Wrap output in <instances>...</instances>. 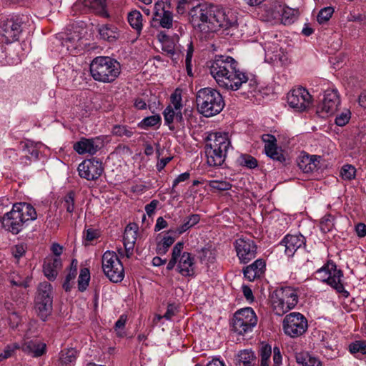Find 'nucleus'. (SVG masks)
Instances as JSON below:
<instances>
[{"instance_id":"nucleus-1","label":"nucleus","mask_w":366,"mask_h":366,"mask_svg":"<svg viewBox=\"0 0 366 366\" xmlns=\"http://www.w3.org/2000/svg\"><path fill=\"white\" fill-rule=\"evenodd\" d=\"M237 61L232 57L217 55L211 62L209 71L219 86L232 91H237L248 83L252 92L257 89L255 80L250 79L248 74L240 71Z\"/></svg>"},{"instance_id":"nucleus-2","label":"nucleus","mask_w":366,"mask_h":366,"mask_svg":"<svg viewBox=\"0 0 366 366\" xmlns=\"http://www.w3.org/2000/svg\"><path fill=\"white\" fill-rule=\"evenodd\" d=\"M231 142L227 133L211 132L206 138L207 162L211 167L221 166L225 161Z\"/></svg>"},{"instance_id":"nucleus-3","label":"nucleus","mask_w":366,"mask_h":366,"mask_svg":"<svg viewBox=\"0 0 366 366\" xmlns=\"http://www.w3.org/2000/svg\"><path fill=\"white\" fill-rule=\"evenodd\" d=\"M36 219L35 209L30 204L19 202L13 205L12 209L4 215L1 222L6 230L18 234L26 222Z\"/></svg>"},{"instance_id":"nucleus-4","label":"nucleus","mask_w":366,"mask_h":366,"mask_svg":"<svg viewBox=\"0 0 366 366\" xmlns=\"http://www.w3.org/2000/svg\"><path fill=\"white\" fill-rule=\"evenodd\" d=\"M196 104L201 114L210 117L222 112L224 107V101L217 89L205 87L197 92Z\"/></svg>"},{"instance_id":"nucleus-5","label":"nucleus","mask_w":366,"mask_h":366,"mask_svg":"<svg viewBox=\"0 0 366 366\" xmlns=\"http://www.w3.org/2000/svg\"><path fill=\"white\" fill-rule=\"evenodd\" d=\"M90 74L95 81L111 83L119 75L120 65L109 56H97L90 64Z\"/></svg>"},{"instance_id":"nucleus-6","label":"nucleus","mask_w":366,"mask_h":366,"mask_svg":"<svg viewBox=\"0 0 366 366\" xmlns=\"http://www.w3.org/2000/svg\"><path fill=\"white\" fill-rule=\"evenodd\" d=\"M273 312L279 316L293 309L298 302V290L291 287L276 290L271 297Z\"/></svg>"},{"instance_id":"nucleus-7","label":"nucleus","mask_w":366,"mask_h":366,"mask_svg":"<svg viewBox=\"0 0 366 366\" xmlns=\"http://www.w3.org/2000/svg\"><path fill=\"white\" fill-rule=\"evenodd\" d=\"M257 317L251 307L237 310L233 316L232 327L234 332L239 335L251 332L257 325Z\"/></svg>"},{"instance_id":"nucleus-8","label":"nucleus","mask_w":366,"mask_h":366,"mask_svg":"<svg viewBox=\"0 0 366 366\" xmlns=\"http://www.w3.org/2000/svg\"><path fill=\"white\" fill-rule=\"evenodd\" d=\"M102 266L104 274L113 282L122 281L124 269L119 257L114 252L106 251L102 255Z\"/></svg>"},{"instance_id":"nucleus-9","label":"nucleus","mask_w":366,"mask_h":366,"mask_svg":"<svg viewBox=\"0 0 366 366\" xmlns=\"http://www.w3.org/2000/svg\"><path fill=\"white\" fill-rule=\"evenodd\" d=\"M189 15L192 22L220 23L223 13L214 5L205 3L193 6L189 11Z\"/></svg>"},{"instance_id":"nucleus-10","label":"nucleus","mask_w":366,"mask_h":366,"mask_svg":"<svg viewBox=\"0 0 366 366\" xmlns=\"http://www.w3.org/2000/svg\"><path fill=\"white\" fill-rule=\"evenodd\" d=\"M282 327L285 335L295 338L305 333L308 328V322L302 314L291 312L285 317Z\"/></svg>"},{"instance_id":"nucleus-11","label":"nucleus","mask_w":366,"mask_h":366,"mask_svg":"<svg viewBox=\"0 0 366 366\" xmlns=\"http://www.w3.org/2000/svg\"><path fill=\"white\" fill-rule=\"evenodd\" d=\"M51 292L52 287L49 283L44 282L39 284L36 297V310L43 321L46 320L52 310Z\"/></svg>"},{"instance_id":"nucleus-12","label":"nucleus","mask_w":366,"mask_h":366,"mask_svg":"<svg viewBox=\"0 0 366 366\" xmlns=\"http://www.w3.org/2000/svg\"><path fill=\"white\" fill-rule=\"evenodd\" d=\"M317 279L327 282L329 285L341 293L344 292V286L342 284L341 278L343 275L340 269H337L335 264L328 262L327 264L316 272Z\"/></svg>"},{"instance_id":"nucleus-13","label":"nucleus","mask_w":366,"mask_h":366,"mask_svg":"<svg viewBox=\"0 0 366 366\" xmlns=\"http://www.w3.org/2000/svg\"><path fill=\"white\" fill-rule=\"evenodd\" d=\"M288 105L295 112L306 111L312 104V96L303 87L291 90L287 94Z\"/></svg>"},{"instance_id":"nucleus-14","label":"nucleus","mask_w":366,"mask_h":366,"mask_svg":"<svg viewBox=\"0 0 366 366\" xmlns=\"http://www.w3.org/2000/svg\"><path fill=\"white\" fill-rule=\"evenodd\" d=\"M234 246L240 262L246 264L255 258L257 247L251 238L239 237L234 241Z\"/></svg>"},{"instance_id":"nucleus-15","label":"nucleus","mask_w":366,"mask_h":366,"mask_svg":"<svg viewBox=\"0 0 366 366\" xmlns=\"http://www.w3.org/2000/svg\"><path fill=\"white\" fill-rule=\"evenodd\" d=\"M80 177L88 181H96L104 172L102 163L94 158L85 159L77 168Z\"/></svg>"},{"instance_id":"nucleus-16","label":"nucleus","mask_w":366,"mask_h":366,"mask_svg":"<svg viewBox=\"0 0 366 366\" xmlns=\"http://www.w3.org/2000/svg\"><path fill=\"white\" fill-rule=\"evenodd\" d=\"M340 105V98L337 90L327 89L324 93L322 102L317 107V112L322 114H334Z\"/></svg>"},{"instance_id":"nucleus-17","label":"nucleus","mask_w":366,"mask_h":366,"mask_svg":"<svg viewBox=\"0 0 366 366\" xmlns=\"http://www.w3.org/2000/svg\"><path fill=\"white\" fill-rule=\"evenodd\" d=\"M261 139L264 143L265 154L273 160L283 163L285 161V157L282 149L277 147L276 137L270 134H264Z\"/></svg>"},{"instance_id":"nucleus-18","label":"nucleus","mask_w":366,"mask_h":366,"mask_svg":"<svg viewBox=\"0 0 366 366\" xmlns=\"http://www.w3.org/2000/svg\"><path fill=\"white\" fill-rule=\"evenodd\" d=\"M101 147L102 142H100L99 137L95 139L82 137L74 144L73 148L79 154H89L93 155L100 149Z\"/></svg>"},{"instance_id":"nucleus-19","label":"nucleus","mask_w":366,"mask_h":366,"mask_svg":"<svg viewBox=\"0 0 366 366\" xmlns=\"http://www.w3.org/2000/svg\"><path fill=\"white\" fill-rule=\"evenodd\" d=\"M285 247V253L288 257H292L295 252L305 245V238L301 234H287L280 242Z\"/></svg>"},{"instance_id":"nucleus-20","label":"nucleus","mask_w":366,"mask_h":366,"mask_svg":"<svg viewBox=\"0 0 366 366\" xmlns=\"http://www.w3.org/2000/svg\"><path fill=\"white\" fill-rule=\"evenodd\" d=\"M139 227L135 223H129L124 229V246L127 257H130L137 238Z\"/></svg>"},{"instance_id":"nucleus-21","label":"nucleus","mask_w":366,"mask_h":366,"mask_svg":"<svg viewBox=\"0 0 366 366\" xmlns=\"http://www.w3.org/2000/svg\"><path fill=\"white\" fill-rule=\"evenodd\" d=\"M62 267L61 257H46L43 264V272L49 280H54Z\"/></svg>"},{"instance_id":"nucleus-22","label":"nucleus","mask_w":366,"mask_h":366,"mask_svg":"<svg viewBox=\"0 0 366 366\" xmlns=\"http://www.w3.org/2000/svg\"><path fill=\"white\" fill-rule=\"evenodd\" d=\"M320 159V156L310 155L305 152H302L297 159V163L303 172L309 173L317 169Z\"/></svg>"},{"instance_id":"nucleus-23","label":"nucleus","mask_w":366,"mask_h":366,"mask_svg":"<svg viewBox=\"0 0 366 366\" xmlns=\"http://www.w3.org/2000/svg\"><path fill=\"white\" fill-rule=\"evenodd\" d=\"M21 24H0V43L10 44L18 39Z\"/></svg>"},{"instance_id":"nucleus-24","label":"nucleus","mask_w":366,"mask_h":366,"mask_svg":"<svg viewBox=\"0 0 366 366\" xmlns=\"http://www.w3.org/2000/svg\"><path fill=\"white\" fill-rule=\"evenodd\" d=\"M178 272L184 277H191L194 274V259L189 252H183L177 260Z\"/></svg>"},{"instance_id":"nucleus-25","label":"nucleus","mask_w":366,"mask_h":366,"mask_svg":"<svg viewBox=\"0 0 366 366\" xmlns=\"http://www.w3.org/2000/svg\"><path fill=\"white\" fill-rule=\"evenodd\" d=\"M19 145L22 152L25 153V155L20 159L21 163L29 164L32 159H39V149L36 144L27 139L20 142Z\"/></svg>"},{"instance_id":"nucleus-26","label":"nucleus","mask_w":366,"mask_h":366,"mask_svg":"<svg viewBox=\"0 0 366 366\" xmlns=\"http://www.w3.org/2000/svg\"><path fill=\"white\" fill-rule=\"evenodd\" d=\"M21 349L34 357H39L46 353V345L38 340H32L25 342Z\"/></svg>"},{"instance_id":"nucleus-27","label":"nucleus","mask_w":366,"mask_h":366,"mask_svg":"<svg viewBox=\"0 0 366 366\" xmlns=\"http://www.w3.org/2000/svg\"><path fill=\"white\" fill-rule=\"evenodd\" d=\"M265 268V262L261 259H257L244 269V277L249 281H254L256 278L262 276Z\"/></svg>"},{"instance_id":"nucleus-28","label":"nucleus","mask_w":366,"mask_h":366,"mask_svg":"<svg viewBox=\"0 0 366 366\" xmlns=\"http://www.w3.org/2000/svg\"><path fill=\"white\" fill-rule=\"evenodd\" d=\"M172 13L166 10L164 2L157 1L154 7L153 20L159 23H172Z\"/></svg>"},{"instance_id":"nucleus-29","label":"nucleus","mask_w":366,"mask_h":366,"mask_svg":"<svg viewBox=\"0 0 366 366\" xmlns=\"http://www.w3.org/2000/svg\"><path fill=\"white\" fill-rule=\"evenodd\" d=\"M100 38L108 41H115L119 36V31L115 24H98Z\"/></svg>"},{"instance_id":"nucleus-30","label":"nucleus","mask_w":366,"mask_h":366,"mask_svg":"<svg viewBox=\"0 0 366 366\" xmlns=\"http://www.w3.org/2000/svg\"><path fill=\"white\" fill-rule=\"evenodd\" d=\"M295 360L302 366H322L321 361L316 357L307 352H300L295 353Z\"/></svg>"},{"instance_id":"nucleus-31","label":"nucleus","mask_w":366,"mask_h":366,"mask_svg":"<svg viewBox=\"0 0 366 366\" xmlns=\"http://www.w3.org/2000/svg\"><path fill=\"white\" fill-rule=\"evenodd\" d=\"M256 362V356L251 350L240 351L236 357L237 366H254Z\"/></svg>"},{"instance_id":"nucleus-32","label":"nucleus","mask_w":366,"mask_h":366,"mask_svg":"<svg viewBox=\"0 0 366 366\" xmlns=\"http://www.w3.org/2000/svg\"><path fill=\"white\" fill-rule=\"evenodd\" d=\"M223 24H194V30L195 32L200 33L201 39H209L213 36V34L217 31V27H222Z\"/></svg>"},{"instance_id":"nucleus-33","label":"nucleus","mask_w":366,"mask_h":366,"mask_svg":"<svg viewBox=\"0 0 366 366\" xmlns=\"http://www.w3.org/2000/svg\"><path fill=\"white\" fill-rule=\"evenodd\" d=\"M106 0H85L84 5L89 7L93 12L101 16L107 17L108 14L106 11Z\"/></svg>"},{"instance_id":"nucleus-34","label":"nucleus","mask_w":366,"mask_h":366,"mask_svg":"<svg viewBox=\"0 0 366 366\" xmlns=\"http://www.w3.org/2000/svg\"><path fill=\"white\" fill-rule=\"evenodd\" d=\"M200 221V215L198 214H192L184 219L183 224L177 229L179 234H182L187 232Z\"/></svg>"},{"instance_id":"nucleus-35","label":"nucleus","mask_w":366,"mask_h":366,"mask_svg":"<svg viewBox=\"0 0 366 366\" xmlns=\"http://www.w3.org/2000/svg\"><path fill=\"white\" fill-rule=\"evenodd\" d=\"M349 351L357 358L366 355V341L357 340L349 345Z\"/></svg>"},{"instance_id":"nucleus-36","label":"nucleus","mask_w":366,"mask_h":366,"mask_svg":"<svg viewBox=\"0 0 366 366\" xmlns=\"http://www.w3.org/2000/svg\"><path fill=\"white\" fill-rule=\"evenodd\" d=\"M175 238L168 233L163 236L160 242H158L157 246V252L160 254H166L168 249L173 244Z\"/></svg>"},{"instance_id":"nucleus-37","label":"nucleus","mask_w":366,"mask_h":366,"mask_svg":"<svg viewBox=\"0 0 366 366\" xmlns=\"http://www.w3.org/2000/svg\"><path fill=\"white\" fill-rule=\"evenodd\" d=\"M162 122V118L159 114H154L152 116H149L144 118L139 124L138 127L139 128L147 129L150 127H155L157 125L159 126Z\"/></svg>"},{"instance_id":"nucleus-38","label":"nucleus","mask_w":366,"mask_h":366,"mask_svg":"<svg viewBox=\"0 0 366 366\" xmlns=\"http://www.w3.org/2000/svg\"><path fill=\"white\" fill-rule=\"evenodd\" d=\"M278 12H281V23L287 21L293 23L297 21L299 14L298 10L287 6L282 8Z\"/></svg>"},{"instance_id":"nucleus-39","label":"nucleus","mask_w":366,"mask_h":366,"mask_svg":"<svg viewBox=\"0 0 366 366\" xmlns=\"http://www.w3.org/2000/svg\"><path fill=\"white\" fill-rule=\"evenodd\" d=\"M77 351L74 348L63 350L60 352L59 360L62 364H69L75 361Z\"/></svg>"},{"instance_id":"nucleus-40","label":"nucleus","mask_w":366,"mask_h":366,"mask_svg":"<svg viewBox=\"0 0 366 366\" xmlns=\"http://www.w3.org/2000/svg\"><path fill=\"white\" fill-rule=\"evenodd\" d=\"M162 27L165 28L166 30L160 31L158 35L159 41L163 44L167 41L172 39H179V34H170V29H172L173 24H160Z\"/></svg>"},{"instance_id":"nucleus-41","label":"nucleus","mask_w":366,"mask_h":366,"mask_svg":"<svg viewBox=\"0 0 366 366\" xmlns=\"http://www.w3.org/2000/svg\"><path fill=\"white\" fill-rule=\"evenodd\" d=\"M134 129L126 125H114L112 128V133L113 135L122 137H131L134 134Z\"/></svg>"},{"instance_id":"nucleus-42","label":"nucleus","mask_w":366,"mask_h":366,"mask_svg":"<svg viewBox=\"0 0 366 366\" xmlns=\"http://www.w3.org/2000/svg\"><path fill=\"white\" fill-rule=\"evenodd\" d=\"M75 192L74 191L69 192L62 200L63 207L66 209L68 213H72L75 209Z\"/></svg>"},{"instance_id":"nucleus-43","label":"nucleus","mask_w":366,"mask_h":366,"mask_svg":"<svg viewBox=\"0 0 366 366\" xmlns=\"http://www.w3.org/2000/svg\"><path fill=\"white\" fill-rule=\"evenodd\" d=\"M89 270L87 268L81 269L78 278V287L79 291L84 292L86 290L89 285Z\"/></svg>"},{"instance_id":"nucleus-44","label":"nucleus","mask_w":366,"mask_h":366,"mask_svg":"<svg viewBox=\"0 0 366 366\" xmlns=\"http://www.w3.org/2000/svg\"><path fill=\"white\" fill-rule=\"evenodd\" d=\"M21 347L17 343H11L7 345L3 351L0 353V362L7 360L13 357L16 352V350H19Z\"/></svg>"},{"instance_id":"nucleus-45","label":"nucleus","mask_w":366,"mask_h":366,"mask_svg":"<svg viewBox=\"0 0 366 366\" xmlns=\"http://www.w3.org/2000/svg\"><path fill=\"white\" fill-rule=\"evenodd\" d=\"M334 220L335 218L332 215L330 214L325 215L322 218L320 224L321 231L324 233L332 231L334 227Z\"/></svg>"},{"instance_id":"nucleus-46","label":"nucleus","mask_w":366,"mask_h":366,"mask_svg":"<svg viewBox=\"0 0 366 366\" xmlns=\"http://www.w3.org/2000/svg\"><path fill=\"white\" fill-rule=\"evenodd\" d=\"M241 166L247 167L249 169H254L257 167V160L252 156L244 154H242L238 159Z\"/></svg>"},{"instance_id":"nucleus-47","label":"nucleus","mask_w":366,"mask_h":366,"mask_svg":"<svg viewBox=\"0 0 366 366\" xmlns=\"http://www.w3.org/2000/svg\"><path fill=\"white\" fill-rule=\"evenodd\" d=\"M171 98L172 103L176 109L174 122L182 123L183 122V116L181 112V97L173 94Z\"/></svg>"},{"instance_id":"nucleus-48","label":"nucleus","mask_w":366,"mask_h":366,"mask_svg":"<svg viewBox=\"0 0 366 366\" xmlns=\"http://www.w3.org/2000/svg\"><path fill=\"white\" fill-rule=\"evenodd\" d=\"M175 112V107L171 105L167 107L163 112L165 123L169 125V129L171 130H173L174 129V127L172 126L171 124L174 122Z\"/></svg>"},{"instance_id":"nucleus-49","label":"nucleus","mask_w":366,"mask_h":366,"mask_svg":"<svg viewBox=\"0 0 366 366\" xmlns=\"http://www.w3.org/2000/svg\"><path fill=\"white\" fill-rule=\"evenodd\" d=\"M356 169L351 164H345L341 169V177L345 180H352L355 178Z\"/></svg>"},{"instance_id":"nucleus-50","label":"nucleus","mask_w":366,"mask_h":366,"mask_svg":"<svg viewBox=\"0 0 366 366\" xmlns=\"http://www.w3.org/2000/svg\"><path fill=\"white\" fill-rule=\"evenodd\" d=\"M334 13V9L331 6H327L322 9L317 15L318 23H322L330 20Z\"/></svg>"},{"instance_id":"nucleus-51","label":"nucleus","mask_w":366,"mask_h":366,"mask_svg":"<svg viewBox=\"0 0 366 366\" xmlns=\"http://www.w3.org/2000/svg\"><path fill=\"white\" fill-rule=\"evenodd\" d=\"M209 186L214 189L219 191H227L232 188V184L227 181H211L209 182Z\"/></svg>"},{"instance_id":"nucleus-52","label":"nucleus","mask_w":366,"mask_h":366,"mask_svg":"<svg viewBox=\"0 0 366 366\" xmlns=\"http://www.w3.org/2000/svg\"><path fill=\"white\" fill-rule=\"evenodd\" d=\"M351 113L349 110H346L337 115L335 118V124L340 127L346 125L350 119Z\"/></svg>"},{"instance_id":"nucleus-53","label":"nucleus","mask_w":366,"mask_h":366,"mask_svg":"<svg viewBox=\"0 0 366 366\" xmlns=\"http://www.w3.org/2000/svg\"><path fill=\"white\" fill-rule=\"evenodd\" d=\"M99 237V232L94 229H87L84 232L83 238L86 242H92Z\"/></svg>"},{"instance_id":"nucleus-54","label":"nucleus","mask_w":366,"mask_h":366,"mask_svg":"<svg viewBox=\"0 0 366 366\" xmlns=\"http://www.w3.org/2000/svg\"><path fill=\"white\" fill-rule=\"evenodd\" d=\"M178 41L179 39H172L162 44V50L170 55H173L174 54L175 44Z\"/></svg>"},{"instance_id":"nucleus-55","label":"nucleus","mask_w":366,"mask_h":366,"mask_svg":"<svg viewBox=\"0 0 366 366\" xmlns=\"http://www.w3.org/2000/svg\"><path fill=\"white\" fill-rule=\"evenodd\" d=\"M128 23H141L142 21V15L140 11L133 10L127 15Z\"/></svg>"},{"instance_id":"nucleus-56","label":"nucleus","mask_w":366,"mask_h":366,"mask_svg":"<svg viewBox=\"0 0 366 366\" xmlns=\"http://www.w3.org/2000/svg\"><path fill=\"white\" fill-rule=\"evenodd\" d=\"M184 249V242H177L172 249V258L178 260L182 254V250Z\"/></svg>"},{"instance_id":"nucleus-57","label":"nucleus","mask_w":366,"mask_h":366,"mask_svg":"<svg viewBox=\"0 0 366 366\" xmlns=\"http://www.w3.org/2000/svg\"><path fill=\"white\" fill-rule=\"evenodd\" d=\"M76 274H74V272H69L68 274L66 276L64 282L63 283V288L66 292H69L72 288V283L74 280L76 278Z\"/></svg>"},{"instance_id":"nucleus-58","label":"nucleus","mask_w":366,"mask_h":366,"mask_svg":"<svg viewBox=\"0 0 366 366\" xmlns=\"http://www.w3.org/2000/svg\"><path fill=\"white\" fill-rule=\"evenodd\" d=\"M63 42L62 44L64 46H66L67 49L69 48V45L68 44L69 42H75L76 41L79 40L80 39L79 34L74 32V34H66L65 37H62Z\"/></svg>"},{"instance_id":"nucleus-59","label":"nucleus","mask_w":366,"mask_h":366,"mask_svg":"<svg viewBox=\"0 0 366 366\" xmlns=\"http://www.w3.org/2000/svg\"><path fill=\"white\" fill-rule=\"evenodd\" d=\"M26 252L25 247L23 244L16 245L12 249V254L16 259L23 257Z\"/></svg>"},{"instance_id":"nucleus-60","label":"nucleus","mask_w":366,"mask_h":366,"mask_svg":"<svg viewBox=\"0 0 366 366\" xmlns=\"http://www.w3.org/2000/svg\"><path fill=\"white\" fill-rule=\"evenodd\" d=\"M272 354V347L268 345H265L261 348V360H269Z\"/></svg>"},{"instance_id":"nucleus-61","label":"nucleus","mask_w":366,"mask_h":366,"mask_svg":"<svg viewBox=\"0 0 366 366\" xmlns=\"http://www.w3.org/2000/svg\"><path fill=\"white\" fill-rule=\"evenodd\" d=\"M177 11L178 14H182L186 11V6L191 4L190 0H177Z\"/></svg>"},{"instance_id":"nucleus-62","label":"nucleus","mask_w":366,"mask_h":366,"mask_svg":"<svg viewBox=\"0 0 366 366\" xmlns=\"http://www.w3.org/2000/svg\"><path fill=\"white\" fill-rule=\"evenodd\" d=\"M189 177L190 174L187 172L178 175L177 177L173 182L172 190H174V187H176L180 182L189 179Z\"/></svg>"},{"instance_id":"nucleus-63","label":"nucleus","mask_w":366,"mask_h":366,"mask_svg":"<svg viewBox=\"0 0 366 366\" xmlns=\"http://www.w3.org/2000/svg\"><path fill=\"white\" fill-rule=\"evenodd\" d=\"M158 204L159 201L157 199H153L149 204L145 206V211L149 217H151L154 213V211Z\"/></svg>"},{"instance_id":"nucleus-64","label":"nucleus","mask_w":366,"mask_h":366,"mask_svg":"<svg viewBox=\"0 0 366 366\" xmlns=\"http://www.w3.org/2000/svg\"><path fill=\"white\" fill-rule=\"evenodd\" d=\"M177 312V307L174 304H169L167 306V312L163 315L164 318L171 320Z\"/></svg>"}]
</instances>
